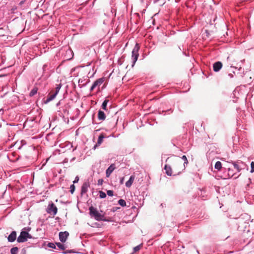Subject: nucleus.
Instances as JSON below:
<instances>
[{
  "label": "nucleus",
  "instance_id": "nucleus-23",
  "mask_svg": "<svg viewBox=\"0 0 254 254\" xmlns=\"http://www.w3.org/2000/svg\"><path fill=\"white\" fill-rule=\"evenodd\" d=\"M142 246V244H140L139 245H138V246L135 247L133 249L134 252H137L139 251L140 250Z\"/></svg>",
  "mask_w": 254,
  "mask_h": 254
},
{
  "label": "nucleus",
  "instance_id": "nucleus-31",
  "mask_svg": "<svg viewBox=\"0 0 254 254\" xmlns=\"http://www.w3.org/2000/svg\"><path fill=\"white\" fill-rule=\"evenodd\" d=\"M73 253H75V252L73 251V250H66L64 252V254Z\"/></svg>",
  "mask_w": 254,
  "mask_h": 254
},
{
  "label": "nucleus",
  "instance_id": "nucleus-25",
  "mask_svg": "<svg viewBox=\"0 0 254 254\" xmlns=\"http://www.w3.org/2000/svg\"><path fill=\"white\" fill-rule=\"evenodd\" d=\"M99 196H100V198H104L106 197V194L102 191H99Z\"/></svg>",
  "mask_w": 254,
  "mask_h": 254
},
{
  "label": "nucleus",
  "instance_id": "nucleus-29",
  "mask_svg": "<svg viewBox=\"0 0 254 254\" xmlns=\"http://www.w3.org/2000/svg\"><path fill=\"white\" fill-rule=\"evenodd\" d=\"M107 193L109 196H113L114 195V192L112 190H107Z\"/></svg>",
  "mask_w": 254,
  "mask_h": 254
},
{
  "label": "nucleus",
  "instance_id": "nucleus-1",
  "mask_svg": "<svg viewBox=\"0 0 254 254\" xmlns=\"http://www.w3.org/2000/svg\"><path fill=\"white\" fill-rule=\"evenodd\" d=\"M166 162L172 166L174 172V175L180 174L182 171H183L185 168V165L183 164L182 161L179 158H168L166 160Z\"/></svg>",
  "mask_w": 254,
  "mask_h": 254
},
{
  "label": "nucleus",
  "instance_id": "nucleus-32",
  "mask_svg": "<svg viewBox=\"0 0 254 254\" xmlns=\"http://www.w3.org/2000/svg\"><path fill=\"white\" fill-rule=\"evenodd\" d=\"M233 164H234V166L235 168L238 171H240V169L239 168L238 165H237L235 163H234Z\"/></svg>",
  "mask_w": 254,
  "mask_h": 254
},
{
  "label": "nucleus",
  "instance_id": "nucleus-5",
  "mask_svg": "<svg viewBox=\"0 0 254 254\" xmlns=\"http://www.w3.org/2000/svg\"><path fill=\"white\" fill-rule=\"evenodd\" d=\"M31 235L26 231H22L20 235L17 238V242L19 243H22L26 241L27 238H31Z\"/></svg>",
  "mask_w": 254,
  "mask_h": 254
},
{
  "label": "nucleus",
  "instance_id": "nucleus-7",
  "mask_svg": "<svg viewBox=\"0 0 254 254\" xmlns=\"http://www.w3.org/2000/svg\"><path fill=\"white\" fill-rule=\"evenodd\" d=\"M238 59L237 57L233 55H230L227 58L228 65L232 67L233 65L237 63Z\"/></svg>",
  "mask_w": 254,
  "mask_h": 254
},
{
  "label": "nucleus",
  "instance_id": "nucleus-16",
  "mask_svg": "<svg viewBox=\"0 0 254 254\" xmlns=\"http://www.w3.org/2000/svg\"><path fill=\"white\" fill-rule=\"evenodd\" d=\"M98 118L99 120H105L106 119V115L104 112L99 110L98 113Z\"/></svg>",
  "mask_w": 254,
  "mask_h": 254
},
{
  "label": "nucleus",
  "instance_id": "nucleus-36",
  "mask_svg": "<svg viewBox=\"0 0 254 254\" xmlns=\"http://www.w3.org/2000/svg\"><path fill=\"white\" fill-rule=\"evenodd\" d=\"M24 1L22 0L20 2L19 4L21 5L22 4H23L24 3Z\"/></svg>",
  "mask_w": 254,
  "mask_h": 254
},
{
  "label": "nucleus",
  "instance_id": "nucleus-2",
  "mask_svg": "<svg viewBox=\"0 0 254 254\" xmlns=\"http://www.w3.org/2000/svg\"><path fill=\"white\" fill-rule=\"evenodd\" d=\"M89 210L90 216L94 218L96 220L104 221H106L107 220L104 215L100 213L97 209L94 207H90Z\"/></svg>",
  "mask_w": 254,
  "mask_h": 254
},
{
  "label": "nucleus",
  "instance_id": "nucleus-37",
  "mask_svg": "<svg viewBox=\"0 0 254 254\" xmlns=\"http://www.w3.org/2000/svg\"><path fill=\"white\" fill-rule=\"evenodd\" d=\"M229 75H230L231 77H233V75H232V74H229Z\"/></svg>",
  "mask_w": 254,
  "mask_h": 254
},
{
  "label": "nucleus",
  "instance_id": "nucleus-19",
  "mask_svg": "<svg viewBox=\"0 0 254 254\" xmlns=\"http://www.w3.org/2000/svg\"><path fill=\"white\" fill-rule=\"evenodd\" d=\"M222 168V164L221 162L217 161L215 165V168L218 170H220Z\"/></svg>",
  "mask_w": 254,
  "mask_h": 254
},
{
  "label": "nucleus",
  "instance_id": "nucleus-18",
  "mask_svg": "<svg viewBox=\"0 0 254 254\" xmlns=\"http://www.w3.org/2000/svg\"><path fill=\"white\" fill-rule=\"evenodd\" d=\"M38 91V88L36 87H35L33 88V89L31 91V92L29 93V96L30 97H32L34 96L37 93Z\"/></svg>",
  "mask_w": 254,
  "mask_h": 254
},
{
  "label": "nucleus",
  "instance_id": "nucleus-33",
  "mask_svg": "<svg viewBox=\"0 0 254 254\" xmlns=\"http://www.w3.org/2000/svg\"><path fill=\"white\" fill-rule=\"evenodd\" d=\"M103 182V180L102 179H99L98 181V185H102Z\"/></svg>",
  "mask_w": 254,
  "mask_h": 254
},
{
  "label": "nucleus",
  "instance_id": "nucleus-30",
  "mask_svg": "<svg viewBox=\"0 0 254 254\" xmlns=\"http://www.w3.org/2000/svg\"><path fill=\"white\" fill-rule=\"evenodd\" d=\"M251 172L253 173L254 172V162H251Z\"/></svg>",
  "mask_w": 254,
  "mask_h": 254
},
{
  "label": "nucleus",
  "instance_id": "nucleus-21",
  "mask_svg": "<svg viewBox=\"0 0 254 254\" xmlns=\"http://www.w3.org/2000/svg\"><path fill=\"white\" fill-rule=\"evenodd\" d=\"M108 102H109L108 100H104V101L103 102V103H102V108L103 109H104L105 110H106V107H107V103Z\"/></svg>",
  "mask_w": 254,
  "mask_h": 254
},
{
  "label": "nucleus",
  "instance_id": "nucleus-27",
  "mask_svg": "<svg viewBox=\"0 0 254 254\" xmlns=\"http://www.w3.org/2000/svg\"><path fill=\"white\" fill-rule=\"evenodd\" d=\"M75 186L73 184L72 185L70 186V191L71 192V194H73L74 190H75Z\"/></svg>",
  "mask_w": 254,
  "mask_h": 254
},
{
  "label": "nucleus",
  "instance_id": "nucleus-4",
  "mask_svg": "<svg viewBox=\"0 0 254 254\" xmlns=\"http://www.w3.org/2000/svg\"><path fill=\"white\" fill-rule=\"evenodd\" d=\"M139 48H140V47L139 46V44L136 43L132 51L131 57H132V59L133 60L132 65V66L134 65L135 62L137 61V60L138 59V57L139 56L138 51L139 50Z\"/></svg>",
  "mask_w": 254,
  "mask_h": 254
},
{
  "label": "nucleus",
  "instance_id": "nucleus-12",
  "mask_svg": "<svg viewBox=\"0 0 254 254\" xmlns=\"http://www.w3.org/2000/svg\"><path fill=\"white\" fill-rule=\"evenodd\" d=\"M222 67V64L220 62H217L213 64V70L215 72L219 71Z\"/></svg>",
  "mask_w": 254,
  "mask_h": 254
},
{
  "label": "nucleus",
  "instance_id": "nucleus-20",
  "mask_svg": "<svg viewBox=\"0 0 254 254\" xmlns=\"http://www.w3.org/2000/svg\"><path fill=\"white\" fill-rule=\"evenodd\" d=\"M18 251V249L17 247H13L10 250L11 254H17Z\"/></svg>",
  "mask_w": 254,
  "mask_h": 254
},
{
  "label": "nucleus",
  "instance_id": "nucleus-17",
  "mask_svg": "<svg viewBox=\"0 0 254 254\" xmlns=\"http://www.w3.org/2000/svg\"><path fill=\"white\" fill-rule=\"evenodd\" d=\"M104 138H105L104 135L103 133L101 134L98 137V141H97V144L98 145H100L102 143L103 139Z\"/></svg>",
  "mask_w": 254,
  "mask_h": 254
},
{
  "label": "nucleus",
  "instance_id": "nucleus-13",
  "mask_svg": "<svg viewBox=\"0 0 254 254\" xmlns=\"http://www.w3.org/2000/svg\"><path fill=\"white\" fill-rule=\"evenodd\" d=\"M16 238V233L15 231H12L8 236L7 239L9 242H14Z\"/></svg>",
  "mask_w": 254,
  "mask_h": 254
},
{
  "label": "nucleus",
  "instance_id": "nucleus-3",
  "mask_svg": "<svg viewBox=\"0 0 254 254\" xmlns=\"http://www.w3.org/2000/svg\"><path fill=\"white\" fill-rule=\"evenodd\" d=\"M61 86H62L61 84L57 85V87H56L55 89L52 90L48 94L46 103H48L55 99L59 93Z\"/></svg>",
  "mask_w": 254,
  "mask_h": 254
},
{
  "label": "nucleus",
  "instance_id": "nucleus-15",
  "mask_svg": "<svg viewBox=\"0 0 254 254\" xmlns=\"http://www.w3.org/2000/svg\"><path fill=\"white\" fill-rule=\"evenodd\" d=\"M135 179L134 176H131L129 178L128 181H127L126 183V186L127 188H129L132 184Z\"/></svg>",
  "mask_w": 254,
  "mask_h": 254
},
{
  "label": "nucleus",
  "instance_id": "nucleus-8",
  "mask_svg": "<svg viewBox=\"0 0 254 254\" xmlns=\"http://www.w3.org/2000/svg\"><path fill=\"white\" fill-rule=\"evenodd\" d=\"M68 236L69 233L67 231L61 232L59 233V239L60 241L63 243H64L66 241Z\"/></svg>",
  "mask_w": 254,
  "mask_h": 254
},
{
  "label": "nucleus",
  "instance_id": "nucleus-6",
  "mask_svg": "<svg viewBox=\"0 0 254 254\" xmlns=\"http://www.w3.org/2000/svg\"><path fill=\"white\" fill-rule=\"evenodd\" d=\"M46 211L48 213L54 216L57 213L58 208L52 202L48 205Z\"/></svg>",
  "mask_w": 254,
  "mask_h": 254
},
{
  "label": "nucleus",
  "instance_id": "nucleus-26",
  "mask_svg": "<svg viewBox=\"0 0 254 254\" xmlns=\"http://www.w3.org/2000/svg\"><path fill=\"white\" fill-rule=\"evenodd\" d=\"M182 159L184 160V163H183V164H188V161L187 158V157L185 155H183L182 157Z\"/></svg>",
  "mask_w": 254,
  "mask_h": 254
},
{
  "label": "nucleus",
  "instance_id": "nucleus-34",
  "mask_svg": "<svg viewBox=\"0 0 254 254\" xmlns=\"http://www.w3.org/2000/svg\"><path fill=\"white\" fill-rule=\"evenodd\" d=\"M78 181H79V178L78 177H76L74 181H73V183L74 184L78 182Z\"/></svg>",
  "mask_w": 254,
  "mask_h": 254
},
{
  "label": "nucleus",
  "instance_id": "nucleus-35",
  "mask_svg": "<svg viewBox=\"0 0 254 254\" xmlns=\"http://www.w3.org/2000/svg\"><path fill=\"white\" fill-rule=\"evenodd\" d=\"M124 178H122L121 179V181H120V183L121 184H123L124 183Z\"/></svg>",
  "mask_w": 254,
  "mask_h": 254
},
{
  "label": "nucleus",
  "instance_id": "nucleus-24",
  "mask_svg": "<svg viewBox=\"0 0 254 254\" xmlns=\"http://www.w3.org/2000/svg\"><path fill=\"white\" fill-rule=\"evenodd\" d=\"M57 246L58 247V248L62 250H64L65 249V247L64 245L60 243H56Z\"/></svg>",
  "mask_w": 254,
  "mask_h": 254
},
{
  "label": "nucleus",
  "instance_id": "nucleus-10",
  "mask_svg": "<svg viewBox=\"0 0 254 254\" xmlns=\"http://www.w3.org/2000/svg\"><path fill=\"white\" fill-rule=\"evenodd\" d=\"M104 81V78H99L96 80L91 87L90 91H92L94 90V89L96 88L97 86H100L101 84L103 83Z\"/></svg>",
  "mask_w": 254,
  "mask_h": 254
},
{
  "label": "nucleus",
  "instance_id": "nucleus-14",
  "mask_svg": "<svg viewBox=\"0 0 254 254\" xmlns=\"http://www.w3.org/2000/svg\"><path fill=\"white\" fill-rule=\"evenodd\" d=\"M89 187V185L87 183H84L82 185L81 187V193H85L87 191V190L88 187Z\"/></svg>",
  "mask_w": 254,
  "mask_h": 254
},
{
  "label": "nucleus",
  "instance_id": "nucleus-9",
  "mask_svg": "<svg viewBox=\"0 0 254 254\" xmlns=\"http://www.w3.org/2000/svg\"><path fill=\"white\" fill-rule=\"evenodd\" d=\"M172 166L169 163L165 165L164 170L168 176H171L174 172Z\"/></svg>",
  "mask_w": 254,
  "mask_h": 254
},
{
  "label": "nucleus",
  "instance_id": "nucleus-11",
  "mask_svg": "<svg viewBox=\"0 0 254 254\" xmlns=\"http://www.w3.org/2000/svg\"><path fill=\"white\" fill-rule=\"evenodd\" d=\"M116 169L114 164H112L106 171V175L107 178L109 177L113 171Z\"/></svg>",
  "mask_w": 254,
  "mask_h": 254
},
{
  "label": "nucleus",
  "instance_id": "nucleus-22",
  "mask_svg": "<svg viewBox=\"0 0 254 254\" xmlns=\"http://www.w3.org/2000/svg\"><path fill=\"white\" fill-rule=\"evenodd\" d=\"M119 204L122 206H126V202L125 200L121 199L118 201Z\"/></svg>",
  "mask_w": 254,
  "mask_h": 254
},
{
  "label": "nucleus",
  "instance_id": "nucleus-28",
  "mask_svg": "<svg viewBox=\"0 0 254 254\" xmlns=\"http://www.w3.org/2000/svg\"><path fill=\"white\" fill-rule=\"evenodd\" d=\"M48 247L51 248L55 249L56 246L53 243H49L47 245Z\"/></svg>",
  "mask_w": 254,
  "mask_h": 254
}]
</instances>
